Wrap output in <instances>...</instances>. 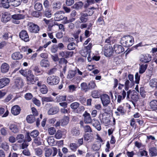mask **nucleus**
Masks as SVG:
<instances>
[{"label": "nucleus", "mask_w": 157, "mask_h": 157, "mask_svg": "<svg viewBox=\"0 0 157 157\" xmlns=\"http://www.w3.org/2000/svg\"><path fill=\"white\" fill-rule=\"evenodd\" d=\"M151 57L149 54H146L145 55H141L140 56V60L141 61L144 63H147L151 59Z\"/></svg>", "instance_id": "dca6fc26"}, {"label": "nucleus", "mask_w": 157, "mask_h": 157, "mask_svg": "<svg viewBox=\"0 0 157 157\" xmlns=\"http://www.w3.org/2000/svg\"><path fill=\"white\" fill-rule=\"evenodd\" d=\"M16 140L18 143H21L25 140L24 136L22 134H19L17 135Z\"/></svg>", "instance_id": "f704fd0d"}, {"label": "nucleus", "mask_w": 157, "mask_h": 157, "mask_svg": "<svg viewBox=\"0 0 157 157\" xmlns=\"http://www.w3.org/2000/svg\"><path fill=\"white\" fill-rule=\"evenodd\" d=\"M66 96H57L56 99H57V102H59L60 101H64L66 100Z\"/></svg>", "instance_id": "5fc2aeb1"}, {"label": "nucleus", "mask_w": 157, "mask_h": 157, "mask_svg": "<svg viewBox=\"0 0 157 157\" xmlns=\"http://www.w3.org/2000/svg\"><path fill=\"white\" fill-rule=\"evenodd\" d=\"M39 132L37 130H35L32 132L30 135L32 137L34 138L37 137L39 135Z\"/></svg>", "instance_id": "052dcab7"}, {"label": "nucleus", "mask_w": 157, "mask_h": 157, "mask_svg": "<svg viewBox=\"0 0 157 157\" xmlns=\"http://www.w3.org/2000/svg\"><path fill=\"white\" fill-rule=\"evenodd\" d=\"M84 117V121L86 124H90L92 122V119L90 114L85 111L83 114Z\"/></svg>", "instance_id": "f8f14e48"}, {"label": "nucleus", "mask_w": 157, "mask_h": 157, "mask_svg": "<svg viewBox=\"0 0 157 157\" xmlns=\"http://www.w3.org/2000/svg\"><path fill=\"white\" fill-rule=\"evenodd\" d=\"M81 89L82 90L84 91L85 92H86L89 90L87 84L85 82H83L81 84Z\"/></svg>", "instance_id": "c03bdc74"}, {"label": "nucleus", "mask_w": 157, "mask_h": 157, "mask_svg": "<svg viewBox=\"0 0 157 157\" xmlns=\"http://www.w3.org/2000/svg\"><path fill=\"white\" fill-rule=\"evenodd\" d=\"M149 153L152 156H156L157 155V150L155 147L149 149Z\"/></svg>", "instance_id": "a19ab883"}, {"label": "nucleus", "mask_w": 157, "mask_h": 157, "mask_svg": "<svg viewBox=\"0 0 157 157\" xmlns=\"http://www.w3.org/2000/svg\"><path fill=\"white\" fill-rule=\"evenodd\" d=\"M59 110V109L57 107H52L49 109L48 111V113L49 115L55 114L58 112Z\"/></svg>", "instance_id": "5701e85b"}, {"label": "nucleus", "mask_w": 157, "mask_h": 157, "mask_svg": "<svg viewBox=\"0 0 157 157\" xmlns=\"http://www.w3.org/2000/svg\"><path fill=\"white\" fill-rule=\"evenodd\" d=\"M40 91L43 94H46L48 91V88L44 84H43L41 86V87H40Z\"/></svg>", "instance_id": "37998d69"}, {"label": "nucleus", "mask_w": 157, "mask_h": 157, "mask_svg": "<svg viewBox=\"0 0 157 157\" xmlns=\"http://www.w3.org/2000/svg\"><path fill=\"white\" fill-rule=\"evenodd\" d=\"M61 5V3L59 1L55 2L52 4V7L54 10H58L60 8Z\"/></svg>", "instance_id": "a878e982"}, {"label": "nucleus", "mask_w": 157, "mask_h": 157, "mask_svg": "<svg viewBox=\"0 0 157 157\" xmlns=\"http://www.w3.org/2000/svg\"><path fill=\"white\" fill-rule=\"evenodd\" d=\"M70 106L72 109L76 110V112L77 113L83 111L85 109L84 106H80V104L78 102H76L72 103L70 105Z\"/></svg>", "instance_id": "7ed1b4c3"}, {"label": "nucleus", "mask_w": 157, "mask_h": 157, "mask_svg": "<svg viewBox=\"0 0 157 157\" xmlns=\"http://www.w3.org/2000/svg\"><path fill=\"white\" fill-rule=\"evenodd\" d=\"M26 120L28 123H32L35 121V118L33 115L31 114L27 116Z\"/></svg>", "instance_id": "2f4dec72"}, {"label": "nucleus", "mask_w": 157, "mask_h": 157, "mask_svg": "<svg viewBox=\"0 0 157 157\" xmlns=\"http://www.w3.org/2000/svg\"><path fill=\"white\" fill-rule=\"evenodd\" d=\"M28 74V75L26 77L27 81L31 84H34L36 81L38 80L37 77L35 78L34 75L33 74L32 71H29Z\"/></svg>", "instance_id": "423d86ee"}, {"label": "nucleus", "mask_w": 157, "mask_h": 157, "mask_svg": "<svg viewBox=\"0 0 157 157\" xmlns=\"http://www.w3.org/2000/svg\"><path fill=\"white\" fill-rule=\"evenodd\" d=\"M1 2L2 3V7L6 9H8L10 7V2L9 0H1Z\"/></svg>", "instance_id": "72a5a7b5"}, {"label": "nucleus", "mask_w": 157, "mask_h": 157, "mask_svg": "<svg viewBox=\"0 0 157 157\" xmlns=\"http://www.w3.org/2000/svg\"><path fill=\"white\" fill-rule=\"evenodd\" d=\"M11 5L15 7H16L21 4V0H10Z\"/></svg>", "instance_id": "58836bf2"}, {"label": "nucleus", "mask_w": 157, "mask_h": 157, "mask_svg": "<svg viewBox=\"0 0 157 157\" xmlns=\"http://www.w3.org/2000/svg\"><path fill=\"white\" fill-rule=\"evenodd\" d=\"M79 19L82 23H85L88 20V16L86 13H81Z\"/></svg>", "instance_id": "4be33fe9"}, {"label": "nucleus", "mask_w": 157, "mask_h": 157, "mask_svg": "<svg viewBox=\"0 0 157 157\" xmlns=\"http://www.w3.org/2000/svg\"><path fill=\"white\" fill-rule=\"evenodd\" d=\"M88 51L85 49L84 48L80 51V53L81 55L83 57H86L88 53H90Z\"/></svg>", "instance_id": "0e129e2a"}, {"label": "nucleus", "mask_w": 157, "mask_h": 157, "mask_svg": "<svg viewBox=\"0 0 157 157\" xmlns=\"http://www.w3.org/2000/svg\"><path fill=\"white\" fill-rule=\"evenodd\" d=\"M45 156L46 157H49L51 155L52 156H55L57 152V150L56 148L52 147L51 148H45Z\"/></svg>", "instance_id": "f03ea898"}, {"label": "nucleus", "mask_w": 157, "mask_h": 157, "mask_svg": "<svg viewBox=\"0 0 157 157\" xmlns=\"http://www.w3.org/2000/svg\"><path fill=\"white\" fill-rule=\"evenodd\" d=\"M20 38L25 42L29 41V37L27 32L24 30H22L19 33Z\"/></svg>", "instance_id": "6e6552de"}, {"label": "nucleus", "mask_w": 157, "mask_h": 157, "mask_svg": "<svg viewBox=\"0 0 157 157\" xmlns=\"http://www.w3.org/2000/svg\"><path fill=\"white\" fill-rule=\"evenodd\" d=\"M71 134L73 136H77L80 134V131L79 128H74L71 130Z\"/></svg>", "instance_id": "e433bc0d"}, {"label": "nucleus", "mask_w": 157, "mask_h": 157, "mask_svg": "<svg viewBox=\"0 0 157 157\" xmlns=\"http://www.w3.org/2000/svg\"><path fill=\"white\" fill-rule=\"evenodd\" d=\"M149 84L152 87H156L157 88V79L155 78L151 79L149 82Z\"/></svg>", "instance_id": "4c0bfd02"}, {"label": "nucleus", "mask_w": 157, "mask_h": 157, "mask_svg": "<svg viewBox=\"0 0 157 157\" xmlns=\"http://www.w3.org/2000/svg\"><path fill=\"white\" fill-rule=\"evenodd\" d=\"M102 122L105 124V126H107L109 124L110 122L109 115L105 113H103L102 114Z\"/></svg>", "instance_id": "f3484780"}, {"label": "nucleus", "mask_w": 157, "mask_h": 157, "mask_svg": "<svg viewBox=\"0 0 157 157\" xmlns=\"http://www.w3.org/2000/svg\"><path fill=\"white\" fill-rule=\"evenodd\" d=\"M11 17L12 18V22L17 24L20 23L19 20L23 19L24 16L21 14H16L12 15Z\"/></svg>", "instance_id": "1a4fd4ad"}, {"label": "nucleus", "mask_w": 157, "mask_h": 157, "mask_svg": "<svg viewBox=\"0 0 157 157\" xmlns=\"http://www.w3.org/2000/svg\"><path fill=\"white\" fill-rule=\"evenodd\" d=\"M69 147L71 150L75 151L78 147V146L75 143H72L70 144Z\"/></svg>", "instance_id": "3c124183"}, {"label": "nucleus", "mask_w": 157, "mask_h": 157, "mask_svg": "<svg viewBox=\"0 0 157 157\" xmlns=\"http://www.w3.org/2000/svg\"><path fill=\"white\" fill-rule=\"evenodd\" d=\"M41 100L43 104H44V102H49L54 101L52 98L50 97H43L41 98Z\"/></svg>", "instance_id": "c9c22d12"}, {"label": "nucleus", "mask_w": 157, "mask_h": 157, "mask_svg": "<svg viewBox=\"0 0 157 157\" xmlns=\"http://www.w3.org/2000/svg\"><path fill=\"white\" fill-rule=\"evenodd\" d=\"M76 73V72L75 71L70 70L68 72L67 75V78L69 80H71V79H73Z\"/></svg>", "instance_id": "bb28decb"}, {"label": "nucleus", "mask_w": 157, "mask_h": 157, "mask_svg": "<svg viewBox=\"0 0 157 157\" xmlns=\"http://www.w3.org/2000/svg\"><path fill=\"white\" fill-rule=\"evenodd\" d=\"M40 65L42 67H47L49 66L50 63L48 60L43 59L40 62Z\"/></svg>", "instance_id": "7c9ffc66"}, {"label": "nucleus", "mask_w": 157, "mask_h": 157, "mask_svg": "<svg viewBox=\"0 0 157 157\" xmlns=\"http://www.w3.org/2000/svg\"><path fill=\"white\" fill-rule=\"evenodd\" d=\"M62 132L60 130H58L56 132L55 137L56 139H59L62 137Z\"/></svg>", "instance_id": "603ef678"}, {"label": "nucleus", "mask_w": 157, "mask_h": 157, "mask_svg": "<svg viewBox=\"0 0 157 157\" xmlns=\"http://www.w3.org/2000/svg\"><path fill=\"white\" fill-rule=\"evenodd\" d=\"M93 125L98 131L101 130V127L99 121L95 119H94L92 122Z\"/></svg>", "instance_id": "412c9836"}, {"label": "nucleus", "mask_w": 157, "mask_h": 157, "mask_svg": "<svg viewBox=\"0 0 157 157\" xmlns=\"http://www.w3.org/2000/svg\"><path fill=\"white\" fill-rule=\"evenodd\" d=\"M64 12L62 11L56 12L55 14L54 19L56 21H59L64 18Z\"/></svg>", "instance_id": "9b49d317"}, {"label": "nucleus", "mask_w": 157, "mask_h": 157, "mask_svg": "<svg viewBox=\"0 0 157 157\" xmlns=\"http://www.w3.org/2000/svg\"><path fill=\"white\" fill-rule=\"evenodd\" d=\"M113 52V49L110 45L105 47L104 54L105 56L110 57L112 55Z\"/></svg>", "instance_id": "0eeeda50"}, {"label": "nucleus", "mask_w": 157, "mask_h": 157, "mask_svg": "<svg viewBox=\"0 0 157 157\" xmlns=\"http://www.w3.org/2000/svg\"><path fill=\"white\" fill-rule=\"evenodd\" d=\"M28 30L31 33H38L40 30L39 27L36 24L30 22L28 24Z\"/></svg>", "instance_id": "39448f33"}, {"label": "nucleus", "mask_w": 157, "mask_h": 157, "mask_svg": "<svg viewBox=\"0 0 157 157\" xmlns=\"http://www.w3.org/2000/svg\"><path fill=\"white\" fill-rule=\"evenodd\" d=\"M75 44L73 42H71L68 44L67 48L68 50H73L75 48Z\"/></svg>", "instance_id": "4d7b16f0"}, {"label": "nucleus", "mask_w": 157, "mask_h": 157, "mask_svg": "<svg viewBox=\"0 0 157 157\" xmlns=\"http://www.w3.org/2000/svg\"><path fill=\"white\" fill-rule=\"evenodd\" d=\"M147 67V65H142L140 68L139 72L140 73H143L145 71Z\"/></svg>", "instance_id": "bf43d9fd"}, {"label": "nucleus", "mask_w": 157, "mask_h": 157, "mask_svg": "<svg viewBox=\"0 0 157 157\" xmlns=\"http://www.w3.org/2000/svg\"><path fill=\"white\" fill-rule=\"evenodd\" d=\"M130 81L128 80H127L124 84V89L126 91L128 90V89L130 86Z\"/></svg>", "instance_id": "e2e57ef3"}, {"label": "nucleus", "mask_w": 157, "mask_h": 157, "mask_svg": "<svg viewBox=\"0 0 157 157\" xmlns=\"http://www.w3.org/2000/svg\"><path fill=\"white\" fill-rule=\"evenodd\" d=\"M44 15L46 17L49 18L52 16V13L51 10L48 9H47L45 10Z\"/></svg>", "instance_id": "680f3d73"}, {"label": "nucleus", "mask_w": 157, "mask_h": 157, "mask_svg": "<svg viewBox=\"0 0 157 157\" xmlns=\"http://www.w3.org/2000/svg\"><path fill=\"white\" fill-rule=\"evenodd\" d=\"M68 88V91L70 92H73L76 90L77 87L74 85H71L69 86Z\"/></svg>", "instance_id": "6e6d98bb"}, {"label": "nucleus", "mask_w": 157, "mask_h": 157, "mask_svg": "<svg viewBox=\"0 0 157 157\" xmlns=\"http://www.w3.org/2000/svg\"><path fill=\"white\" fill-rule=\"evenodd\" d=\"M69 117L67 116L64 117L63 119L61 120V125L64 126L67 125L69 122Z\"/></svg>", "instance_id": "473e14b6"}, {"label": "nucleus", "mask_w": 157, "mask_h": 157, "mask_svg": "<svg viewBox=\"0 0 157 157\" xmlns=\"http://www.w3.org/2000/svg\"><path fill=\"white\" fill-rule=\"evenodd\" d=\"M23 55L19 52H16L13 53L12 55V58L14 60H17L21 59Z\"/></svg>", "instance_id": "b1692460"}, {"label": "nucleus", "mask_w": 157, "mask_h": 157, "mask_svg": "<svg viewBox=\"0 0 157 157\" xmlns=\"http://www.w3.org/2000/svg\"><path fill=\"white\" fill-rule=\"evenodd\" d=\"M47 142L48 144L51 146H53L55 144V139L53 136L49 137L47 139Z\"/></svg>", "instance_id": "79ce46f5"}, {"label": "nucleus", "mask_w": 157, "mask_h": 157, "mask_svg": "<svg viewBox=\"0 0 157 157\" xmlns=\"http://www.w3.org/2000/svg\"><path fill=\"white\" fill-rule=\"evenodd\" d=\"M0 147L6 151L7 150L9 149V146L8 144L6 142H4L1 143L0 145Z\"/></svg>", "instance_id": "09e8293b"}, {"label": "nucleus", "mask_w": 157, "mask_h": 157, "mask_svg": "<svg viewBox=\"0 0 157 157\" xmlns=\"http://www.w3.org/2000/svg\"><path fill=\"white\" fill-rule=\"evenodd\" d=\"M113 48L114 51L116 54L121 53L124 51V47L122 45L117 44H115Z\"/></svg>", "instance_id": "ddd939ff"}, {"label": "nucleus", "mask_w": 157, "mask_h": 157, "mask_svg": "<svg viewBox=\"0 0 157 157\" xmlns=\"http://www.w3.org/2000/svg\"><path fill=\"white\" fill-rule=\"evenodd\" d=\"M150 108L152 110H155L157 109V101L154 100L151 101L150 103Z\"/></svg>", "instance_id": "c85d7f7f"}, {"label": "nucleus", "mask_w": 157, "mask_h": 157, "mask_svg": "<svg viewBox=\"0 0 157 157\" xmlns=\"http://www.w3.org/2000/svg\"><path fill=\"white\" fill-rule=\"evenodd\" d=\"M10 129L12 132L15 133L19 132V128L15 124H11L9 126Z\"/></svg>", "instance_id": "aec40b11"}, {"label": "nucleus", "mask_w": 157, "mask_h": 157, "mask_svg": "<svg viewBox=\"0 0 157 157\" xmlns=\"http://www.w3.org/2000/svg\"><path fill=\"white\" fill-rule=\"evenodd\" d=\"M91 95L93 98H97L99 97L100 94L98 91L94 90L92 92Z\"/></svg>", "instance_id": "864d4df0"}, {"label": "nucleus", "mask_w": 157, "mask_h": 157, "mask_svg": "<svg viewBox=\"0 0 157 157\" xmlns=\"http://www.w3.org/2000/svg\"><path fill=\"white\" fill-rule=\"evenodd\" d=\"M33 70L34 71L36 75H38L42 73V71H40L37 66H34L33 69Z\"/></svg>", "instance_id": "de8ad7c7"}, {"label": "nucleus", "mask_w": 157, "mask_h": 157, "mask_svg": "<svg viewBox=\"0 0 157 157\" xmlns=\"http://www.w3.org/2000/svg\"><path fill=\"white\" fill-rule=\"evenodd\" d=\"M11 19L10 14L7 12L4 13L2 16L1 19L2 22L6 23L9 21Z\"/></svg>", "instance_id": "2eb2a0df"}, {"label": "nucleus", "mask_w": 157, "mask_h": 157, "mask_svg": "<svg viewBox=\"0 0 157 157\" xmlns=\"http://www.w3.org/2000/svg\"><path fill=\"white\" fill-rule=\"evenodd\" d=\"M83 6V3L80 1L75 3L73 6L72 7L76 10H79L82 9Z\"/></svg>", "instance_id": "c756f323"}, {"label": "nucleus", "mask_w": 157, "mask_h": 157, "mask_svg": "<svg viewBox=\"0 0 157 157\" xmlns=\"http://www.w3.org/2000/svg\"><path fill=\"white\" fill-rule=\"evenodd\" d=\"M101 99L103 106L107 105L110 102L109 96L106 94H104L101 96Z\"/></svg>", "instance_id": "9d476101"}, {"label": "nucleus", "mask_w": 157, "mask_h": 157, "mask_svg": "<svg viewBox=\"0 0 157 157\" xmlns=\"http://www.w3.org/2000/svg\"><path fill=\"white\" fill-rule=\"evenodd\" d=\"M10 66L8 64L6 63H4L2 64L1 67V71L3 73L8 72L9 70Z\"/></svg>", "instance_id": "6ab92c4d"}, {"label": "nucleus", "mask_w": 157, "mask_h": 157, "mask_svg": "<svg viewBox=\"0 0 157 157\" xmlns=\"http://www.w3.org/2000/svg\"><path fill=\"white\" fill-rule=\"evenodd\" d=\"M89 90L94 89L96 87V84L93 81L90 82L89 83Z\"/></svg>", "instance_id": "774afa93"}, {"label": "nucleus", "mask_w": 157, "mask_h": 157, "mask_svg": "<svg viewBox=\"0 0 157 157\" xmlns=\"http://www.w3.org/2000/svg\"><path fill=\"white\" fill-rule=\"evenodd\" d=\"M34 8L38 11H41L43 9L42 4L39 2L36 3L34 6Z\"/></svg>", "instance_id": "ea45409f"}, {"label": "nucleus", "mask_w": 157, "mask_h": 157, "mask_svg": "<svg viewBox=\"0 0 157 157\" xmlns=\"http://www.w3.org/2000/svg\"><path fill=\"white\" fill-rule=\"evenodd\" d=\"M36 155L39 157H41L43 153L42 150L39 148H36L34 150Z\"/></svg>", "instance_id": "49530a36"}, {"label": "nucleus", "mask_w": 157, "mask_h": 157, "mask_svg": "<svg viewBox=\"0 0 157 157\" xmlns=\"http://www.w3.org/2000/svg\"><path fill=\"white\" fill-rule=\"evenodd\" d=\"M29 71H31V70H28L27 69H21L19 70V72L20 74H21L22 75L26 77L28 75V74Z\"/></svg>", "instance_id": "8fccbe9b"}, {"label": "nucleus", "mask_w": 157, "mask_h": 157, "mask_svg": "<svg viewBox=\"0 0 157 157\" xmlns=\"http://www.w3.org/2000/svg\"><path fill=\"white\" fill-rule=\"evenodd\" d=\"M21 109L20 107L17 105L13 106L11 109L12 113L14 115H17L20 113Z\"/></svg>", "instance_id": "a211bd4d"}, {"label": "nucleus", "mask_w": 157, "mask_h": 157, "mask_svg": "<svg viewBox=\"0 0 157 157\" xmlns=\"http://www.w3.org/2000/svg\"><path fill=\"white\" fill-rule=\"evenodd\" d=\"M84 140L88 142L92 141L94 139L93 135L91 134L87 133L84 136Z\"/></svg>", "instance_id": "cd10ccee"}, {"label": "nucleus", "mask_w": 157, "mask_h": 157, "mask_svg": "<svg viewBox=\"0 0 157 157\" xmlns=\"http://www.w3.org/2000/svg\"><path fill=\"white\" fill-rule=\"evenodd\" d=\"M15 83L17 87H21L22 85V80L20 78L18 77L15 79Z\"/></svg>", "instance_id": "a18cd8bd"}, {"label": "nucleus", "mask_w": 157, "mask_h": 157, "mask_svg": "<svg viewBox=\"0 0 157 157\" xmlns=\"http://www.w3.org/2000/svg\"><path fill=\"white\" fill-rule=\"evenodd\" d=\"M10 82V79L7 78H4L0 79V89L7 85Z\"/></svg>", "instance_id": "4468645a"}, {"label": "nucleus", "mask_w": 157, "mask_h": 157, "mask_svg": "<svg viewBox=\"0 0 157 157\" xmlns=\"http://www.w3.org/2000/svg\"><path fill=\"white\" fill-rule=\"evenodd\" d=\"M32 101L33 102L38 106H40V102L35 98H34L32 99Z\"/></svg>", "instance_id": "338daca9"}, {"label": "nucleus", "mask_w": 157, "mask_h": 157, "mask_svg": "<svg viewBox=\"0 0 157 157\" xmlns=\"http://www.w3.org/2000/svg\"><path fill=\"white\" fill-rule=\"evenodd\" d=\"M97 23L98 25H105V22L102 17H100L98 19Z\"/></svg>", "instance_id": "69168bd1"}, {"label": "nucleus", "mask_w": 157, "mask_h": 157, "mask_svg": "<svg viewBox=\"0 0 157 157\" xmlns=\"http://www.w3.org/2000/svg\"><path fill=\"white\" fill-rule=\"evenodd\" d=\"M120 42L121 44L125 47L131 46L134 43V38L132 36H124L121 38Z\"/></svg>", "instance_id": "f257e3e1"}, {"label": "nucleus", "mask_w": 157, "mask_h": 157, "mask_svg": "<svg viewBox=\"0 0 157 157\" xmlns=\"http://www.w3.org/2000/svg\"><path fill=\"white\" fill-rule=\"evenodd\" d=\"M59 78L54 75L48 77L47 80V83L51 85H56L59 82Z\"/></svg>", "instance_id": "20e7f679"}, {"label": "nucleus", "mask_w": 157, "mask_h": 157, "mask_svg": "<svg viewBox=\"0 0 157 157\" xmlns=\"http://www.w3.org/2000/svg\"><path fill=\"white\" fill-rule=\"evenodd\" d=\"M48 131L49 133L51 135H54L56 132V130L53 127H51L49 128L48 129Z\"/></svg>", "instance_id": "13d9d810"}, {"label": "nucleus", "mask_w": 157, "mask_h": 157, "mask_svg": "<svg viewBox=\"0 0 157 157\" xmlns=\"http://www.w3.org/2000/svg\"><path fill=\"white\" fill-rule=\"evenodd\" d=\"M84 10L85 13H86L88 16H90L92 15L94 13V8L93 7H91L89 8H87V7L85 8Z\"/></svg>", "instance_id": "393cba45"}]
</instances>
